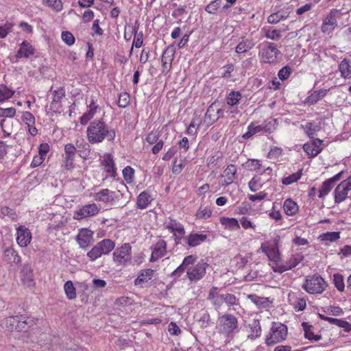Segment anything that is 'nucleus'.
<instances>
[{
    "mask_svg": "<svg viewBox=\"0 0 351 351\" xmlns=\"http://www.w3.org/2000/svg\"><path fill=\"white\" fill-rule=\"evenodd\" d=\"M3 261L12 265L19 264L21 262V258L14 248L9 247L4 250Z\"/></svg>",
    "mask_w": 351,
    "mask_h": 351,
    "instance_id": "nucleus-24",
    "label": "nucleus"
},
{
    "mask_svg": "<svg viewBox=\"0 0 351 351\" xmlns=\"http://www.w3.org/2000/svg\"><path fill=\"white\" fill-rule=\"evenodd\" d=\"M246 165L251 171H256V173H261V169H263V171L265 173L266 176H269V178H271L272 176V169L263 165L261 162L257 159L248 160Z\"/></svg>",
    "mask_w": 351,
    "mask_h": 351,
    "instance_id": "nucleus-20",
    "label": "nucleus"
},
{
    "mask_svg": "<svg viewBox=\"0 0 351 351\" xmlns=\"http://www.w3.org/2000/svg\"><path fill=\"white\" fill-rule=\"evenodd\" d=\"M207 236L200 233H191L186 239L185 243L191 247H196L204 242Z\"/></svg>",
    "mask_w": 351,
    "mask_h": 351,
    "instance_id": "nucleus-29",
    "label": "nucleus"
},
{
    "mask_svg": "<svg viewBox=\"0 0 351 351\" xmlns=\"http://www.w3.org/2000/svg\"><path fill=\"white\" fill-rule=\"evenodd\" d=\"M250 332L247 335V338L254 340L261 335V327L260 323L254 320L252 324H249Z\"/></svg>",
    "mask_w": 351,
    "mask_h": 351,
    "instance_id": "nucleus-39",
    "label": "nucleus"
},
{
    "mask_svg": "<svg viewBox=\"0 0 351 351\" xmlns=\"http://www.w3.org/2000/svg\"><path fill=\"white\" fill-rule=\"evenodd\" d=\"M23 278L22 280L25 285L30 287L32 284V271L28 265L23 266L22 271Z\"/></svg>",
    "mask_w": 351,
    "mask_h": 351,
    "instance_id": "nucleus-45",
    "label": "nucleus"
},
{
    "mask_svg": "<svg viewBox=\"0 0 351 351\" xmlns=\"http://www.w3.org/2000/svg\"><path fill=\"white\" fill-rule=\"evenodd\" d=\"M33 53L34 49L32 45H30L27 41H23L17 52L16 57L28 58L30 55L33 54Z\"/></svg>",
    "mask_w": 351,
    "mask_h": 351,
    "instance_id": "nucleus-41",
    "label": "nucleus"
},
{
    "mask_svg": "<svg viewBox=\"0 0 351 351\" xmlns=\"http://www.w3.org/2000/svg\"><path fill=\"white\" fill-rule=\"evenodd\" d=\"M224 294H221L216 287H213L208 293V300H209L215 309H219L223 304Z\"/></svg>",
    "mask_w": 351,
    "mask_h": 351,
    "instance_id": "nucleus-21",
    "label": "nucleus"
},
{
    "mask_svg": "<svg viewBox=\"0 0 351 351\" xmlns=\"http://www.w3.org/2000/svg\"><path fill=\"white\" fill-rule=\"evenodd\" d=\"M152 198L149 193L146 191L141 193L136 200V207L139 209L146 208L152 202Z\"/></svg>",
    "mask_w": 351,
    "mask_h": 351,
    "instance_id": "nucleus-37",
    "label": "nucleus"
},
{
    "mask_svg": "<svg viewBox=\"0 0 351 351\" xmlns=\"http://www.w3.org/2000/svg\"><path fill=\"white\" fill-rule=\"evenodd\" d=\"M220 118V115L217 114L215 112V104L209 106L204 116L205 121L212 124Z\"/></svg>",
    "mask_w": 351,
    "mask_h": 351,
    "instance_id": "nucleus-40",
    "label": "nucleus"
},
{
    "mask_svg": "<svg viewBox=\"0 0 351 351\" xmlns=\"http://www.w3.org/2000/svg\"><path fill=\"white\" fill-rule=\"evenodd\" d=\"M287 335V328L285 324L274 323L265 340V343L267 346L274 345L285 340Z\"/></svg>",
    "mask_w": 351,
    "mask_h": 351,
    "instance_id": "nucleus-9",
    "label": "nucleus"
},
{
    "mask_svg": "<svg viewBox=\"0 0 351 351\" xmlns=\"http://www.w3.org/2000/svg\"><path fill=\"white\" fill-rule=\"evenodd\" d=\"M45 3L56 12H60L63 8L62 0H45Z\"/></svg>",
    "mask_w": 351,
    "mask_h": 351,
    "instance_id": "nucleus-57",
    "label": "nucleus"
},
{
    "mask_svg": "<svg viewBox=\"0 0 351 351\" xmlns=\"http://www.w3.org/2000/svg\"><path fill=\"white\" fill-rule=\"evenodd\" d=\"M31 321L23 315L10 316L5 318L1 324V326L13 332H27L30 327Z\"/></svg>",
    "mask_w": 351,
    "mask_h": 351,
    "instance_id": "nucleus-4",
    "label": "nucleus"
},
{
    "mask_svg": "<svg viewBox=\"0 0 351 351\" xmlns=\"http://www.w3.org/2000/svg\"><path fill=\"white\" fill-rule=\"evenodd\" d=\"M326 287V282L319 275L308 276L302 285V288L310 294H320Z\"/></svg>",
    "mask_w": 351,
    "mask_h": 351,
    "instance_id": "nucleus-7",
    "label": "nucleus"
},
{
    "mask_svg": "<svg viewBox=\"0 0 351 351\" xmlns=\"http://www.w3.org/2000/svg\"><path fill=\"white\" fill-rule=\"evenodd\" d=\"M327 89H320L318 90L314 91L312 94H311L306 99L307 103L310 104H316L319 100L322 99L327 94Z\"/></svg>",
    "mask_w": 351,
    "mask_h": 351,
    "instance_id": "nucleus-42",
    "label": "nucleus"
},
{
    "mask_svg": "<svg viewBox=\"0 0 351 351\" xmlns=\"http://www.w3.org/2000/svg\"><path fill=\"white\" fill-rule=\"evenodd\" d=\"M212 213L213 211L209 207L201 206L198 208L195 217L197 219H207L211 217Z\"/></svg>",
    "mask_w": 351,
    "mask_h": 351,
    "instance_id": "nucleus-44",
    "label": "nucleus"
},
{
    "mask_svg": "<svg viewBox=\"0 0 351 351\" xmlns=\"http://www.w3.org/2000/svg\"><path fill=\"white\" fill-rule=\"evenodd\" d=\"M351 190V175L337 185L334 191V198L336 204L346 200L348 192Z\"/></svg>",
    "mask_w": 351,
    "mask_h": 351,
    "instance_id": "nucleus-12",
    "label": "nucleus"
},
{
    "mask_svg": "<svg viewBox=\"0 0 351 351\" xmlns=\"http://www.w3.org/2000/svg\"><path fill=\"white\" fill-rule=\"evenodd\" d=\"M280 55V51L273 43H267V45L263 47L260 52L261 60L269 64L276 63Z\"/></svg>",
    "mask_w": 351,
    "mask_h": 351,
    "instance_id": "nucleus-11",
    "label": "nucleus"
},
{
    "mask_svg": "<svg viewBox=\"0 0 351 351\" xmlns=\"http://www.w3.org/2000/svg\"><path fill=\"white\" fill-rule=\"evenodd\" d=\"M32 239L29 230L23 226H21L17 229L16 241L21 247H25L29 243Z\"/></svg>",
    "mask_w": 351,
    "mask_h": 351,
    "instance_id": "nucleus-22",
    "label": "nucleus"
},
{
    "mask_svg": "<svg viewBox=\"0 0 351 351\" xmlns=\"http://www.w3.org/2000/svg\"><path fill=\"white\" fill-rule=\"evenodd\" d=\"M263 128L261 125H255L253 123H250L247 127V131L243 134V138L247 139L263 130Z\"/></svg>",
    "mask_w": 351,
    "mask_h": 351,
    "instance_id": "nucleus-52",
    "label": "nucleus"
},
{
    "mask_svg": "<svg viewBox=\"0 0 351 351\" xmlns=\"http://www.w3.org/2000/svg\"><path fill=\"white\" fill-rule=\"evenodd\" d=\"M340 10L331 9L322 20L321 31L326 34H331L337 27V18Z\"/></svg>",
    "mask_w": 351,
    "mask_h": 351,
    "instance_id": "nucleus-10",
    "label": "nucleus"
},
{
    "mask_svg": "<svg viewBox=\"0 0 351 351\" xmlns=\"http://www.w3.org/2000/svg\"><path fill=\"white\" fill-rule=\"evenodd\" d=\"M302 176V170L298 171L296 173L289 175L288 176L284 177L282 180V183L285 185H289L300 179Z\"/></svg>",
    "mask_w": 351,
    "mask_h": 351,
    "instance_id": "nucleus-53",
    "label": "nucleus"
},
{
    "mask_svg": "<svg viewBox=\"0 0 351 351\" xmlns=\"http://www.w3.org/2000/svg\"><path fill=\"white\" fill-rule=\"evenodd\" d=\"M52 97H51V109H52L54 112H58L60 110V101L64 96V90L63 88L60 87L56 90H52Z\"/></svg>",
    "mask_w": 351,
    "mask_h": 351,
    "instance_id": "nucleus-27",
    "label": "nucleus"
},
{
    "mask_svg": "<svg viewBox=\"0 0 351 351\" xmlns=\"http://www.w3.org/2000/svg\"><path fill=\"white\" fill-rule=\"evenodd\" d=\"M44 161V144L41 143L39 147V156H34L31 166L36 167L43 163Z\"/></svg>",
    "mask_w": 351,
    "mask_h": 351,
    "instance_id": "nucleus-56",
    "label": "nucleus"
},
{
    "mask_svg": "<svg viewBox=\"0 0 351 351\" xmlns=\"http://www.w3.org/2000/svg\"><path fill=\"white\" fill-rule=\"evenodd\" d=\"M323 141L319 138H315L306 143L303 145L305 153L311 158L317 156L322 150Z\"/></svg>",
    "mask_w": 351,
    "mask_h": 351,
    "instance_id": "nucleus-16",
    "label": "nucleus"
},
{
    "mask_svg": "<svg viewBox=\"0 0 351 351\" xmlns=\"http://www.w3.org/2000/svg\"><path fill=\"white\" fill-rule=\"evenodd\" d=\"M335 185L328 179L325 180L319 189V198H323L327 195Z\"/></svg>",
    "mask_w": 351,
    "mask_h": 351,
    "instance_id": "nucleus-49",
    "label": "nucleus"
},
{
    "mask_svg": "<svg viewBox=\"0 0 351 351\" xmlns=\"http://www.w3.org/2000/svg\"><path fill=\"white\" fill-rule=\"evenodd\" d=\"M302 128H304V132L311 138H313L319 130V127L313 123H307L305 125H302Z\"/></svg>",
    "mask_w": 351,
    "mask_h": 351,
    "instance_id": "nucleus-47",
    "label": "nucleus"
},
{
    "mask_svg": "<svg viewBox=\"0 0 351 351\" xmlns=\"http://www.w3.org/2000/svg\"><path fill=\"white\" fill-rule=\"evenodd\" d=\"M92 197L97 202H101L105 204H112L118 199L117 193L108 189H103L99 191L92 194Z\"/></svg>",
    "mask_w": 351,
    "mask_h": 351,
    "instance_id": "nucleus-14",
    "label": "nucleus"
},
{
    "mask_svg": "<svg viewBox=\"0 0 351 351\" xmlns=\"http://www.w3.org/2000/svg\"><path fill=\"white\" fill-rule=\"evenodd\" d=\"M241 99V94L239 91H231L227 96V104L231 106L237 105Z\"/></svg>",
    "mask_w": 351,
    "mask_h": 351,
    "instance_id": "nucleus-48",
    "label": "nucleus"
},
{
    "mask_svg": "<svg viewBox=\"0 0 351 351\" xmlns=\"http://www.w3.org/2000/svg\"><path fill=\"white\" fill-rule=\"evenodd\" d=\"M174 51L169 47L164 51L162 56V66L163 73H167L171 67V62L173 59Z\"/></svg>",
    "mask_w": 351,
    "mask_h": 351,
    "instance_id": "nucleus-23",
    "label": "nucleus"
},
{
    "mask_svg": "<svg viewBox=\"0 0 351 351\" xmlns=\"http://www.w3.org/2000/svg\"><path fill=\"white\" fill-rule=\"evenodd\" d=\"M76 241L81 248H87L93 243V232L87 228L80 229Z\"/></svg>",
    "mask_w": 351,
    "mask_h": 351,
    "instance_id": "nucleus-15",
    "label": "nucleus"
},
{
    "mask_svg": "<svg viewBox=\"0 0 351 351\" xmlns=\"http://www.w3.org/2000/svg\"><path fill=\"white\" fill-rule=\"evenodd\" d=\"M340 232H326L319 235V239L322 241H329L335 242L339 239Z\"/></svg>",
    "mask_w": 351,
    "mask_h": 351,
    "instance_id": "nucleus-46",
    "label": "nucleus"
},
{
    "mask_svg": "<svg viewBox=\"0 0 351 351\" xmlns=\"http://www.w3.org/2000/svg\"><path fill=\"white\" fill-rule=\"evenodd\" d=\"M219 221L225 229L230 231L237 230L240 228L239 223L235 218L221 217L219 218Z\"/></svg>",
    "mask_w": 351,
    "mask_h": 351,
    "instance_id": "nucleus-34",
    "label": "nucleus"
},
{
    "mask_svg": "<svg viewBox=\"0 0 351 351\" xmlns=\"http://www.w3.org/2000/svg\"><path fill=\"white\" fill-rule=\"evenodd\" d=\"M124 180L127 183H131L134 180V169L130 166L125 167L122 171Z\"/></svg>",
    "mask_w": 351,
    "mask_h": 351,
    "instance_id": "nucleus-58",
    "label": "nucleus"
},
{
    "mask_svg": "<svg viewBox=\"0 0 351 351\" xmlns=\"http://www.w3.org/2000/svg\"><path fill=\"white\" fill-rule=\"evenodd\" d=\"M250 298L259 308H265L269 306V300L267 298H261L256 295H250Z\"/></svg>",
    "mask_w": 351,
    "mask_h": 351,
    "instance_id": "nucleus-54",
    "label": "nucleus"
},
{
    "mask_svg": "<svg viewBox=\"0 0 351 351\" xmlns=\"http://www.w3.org/2000/svg\"><path fill=\"white\" fill-rule=\"evenodd\" d=\"M340 75L345 80H351V61L344 58L338 64Z\"/></svg>",
    "mask_w": 351,
    "mask_h": 351,
    "instance_id": "nucleus-28",
    "label": "nucleus"
},
{
    "mask_svg": "<svg viewBox=\"0 0 351 351\" xmlns=\"http://www.w3.org/2000/svg\"><path fill=\"white\" fill-rule=\"evenodd\" d=\"M263 35L271 40H278L282 36L281 31L279 29H274L271 27H264L261 29Z\"/></svg>",
    "mask_w": 351,
    "mask_h": 351,
    "instance_id": "nucleus-36",
    "label": "nucleus"
},
{
    "mask_svg": "<svg viewBox=\"0 0 351 351\" xmlns=\"http://www.w3.org/2000/svg\"><path fill=\"white\" fill-rule=\"evenodd\" d=\"M165 227L173 234L176 243H178L184 234V226L176 220L170 219L165 222Z\"/></svg>",
    "mask_w": 351,
    "mask_h": 351,
    "instance_id": "nucleus-17",
    "label": "nucleus"
},
{
    "mask_svg": "<svg viewBox=\"0 0 351 351\" xmlns=\"http://www.w3.org/2000/svg\"><path fill=\"white\" fill-rule=\"evenodd\" d=\"M152 255L149 261L155 262L163 257L167 253V243L162 239L158 240L152 247Z\"/></svg>",
    "mask_w": 351,
    "mask_h": 351,
    "instance_id": "nucleus-18",
    "label": "nucleus"
},
{
    "mask_svg": "<svg viewBox=\"0 0 351 351\" xmlns=\"http://www.w3.org/2000/svg\"><path fill=\"white\" fill-rule=\"evenodd\" d=\"M13 95V90L9 89L4 84H0V102L8 99L9 98L12 97Z\"/></svg>",
    "mask_w": 351,
    "mask_h": 351,
    "instance_id": "nucleus-55",
    "label": "nucleus"
},
{
    "mask_svg": "<svg viewBox=\"0 0 351 351\" xmlns=\"http://www.w3.org/2000/svg\"><path fill=\"white\" fill-rule=\"evenodd\" d=\"M13 125L12 119H3L1 122V126L4 133V136H10V127Z\"/></svg>",
    "mask_w": 351,
    "mask_h": 351,
    "instance_id": "nucleus-64",
    "label": "nucleus"
},
{
    "mask_svg": "<svg viewBox=\"0 0 351 351\" xmlns=\"http://www.w3.org/2000/svg\"><path fill=\"white\" fill-rule=\"evenodd\" d=\"M237 318L232 314L226 313L219 316L217 329L221 335L230 337L238 330Z\"/></svg>",
    "mask_w": 351,
    "mask_h": 351,
    "instance_id": "nucleus-3",
    "label": "nucleus"
},
{
    "mask_svg": "<svg viewBox=\"0 0 351 351\" xmlns=\"http://www.w3.org/2000/svg\"><path fill=\"white\" fill-rule=\"evenodd\" d=\"M86 137L91 144L103 142L106 138L112 141L115 138V132L110 130L102 119L95 120L90 123L86 129Z\"/></svg>",
    "mask_w": 351,
    "mask_h": 351,
    "instance_id": "nucleus-2",
    "label": "nucleus"
},
{
    "mask_svg": "<svg viewBox=\"0 0 351 351\" xmlns=\"http://www.w3.org/2000/svg\"><path fill=\"white\" fill-rule=\"evenodd\" d=\"M283 209L287 215L293 216L298 212L299 206L293 199H287L284 202Z\"/></svg>",
    "mask_w": 351,
    "mask_h": 351,
    "instance_id": "nucleus-35",
    "label": "nucleus"
},
{
    "mask_svg": "<svg viewBox=\"0 0 351 351\" xmlns=\"http://www.w3.org/2000/svg\"><path fill=\"white\" fill-rule=\"evenodd\" d=\"M195 321L199 324L202 328L208 327L210 322V314L205 310H201L196 313L194 316Z\"/></svg>",
    "mask_w": 351,
    "mask_h": 351,
    "instance_id": "nucleus-33",
    "label": "nucleus"
},
{
    "mask_svg": "<svg viewBox=\"0 0 351 351\" xmlns=\"http://www.w3.org/2000/svg\"><path fill=\"white\" fill-rule=\"evenodd\" d=\"M280 237L276 235L271 240L265 241L261 244V250L266 254L269 260L274 263H278L281 261L279 252L278 243Z\"/></svg>",
    "mask_w": 351,
    "mask_h": 351,
    "instance_id": "nucleus-5",
    "label": "nucleus"
},
{
    "mask_svg": "<svg viewBox=\"0 0 351 351\" xmlns=\"http://www.w3.org/2000/svg\"><path fill=\"white\" fill-rule=\"evenodd\" d=\"M225 303L228 306L238 304V300L235 295L230 293H226L223 295V304Z\"/></svg>",
    "mask_w": 351,
    "mask_h": 351,
    "instance_id": "nucleus-61",
    "label": "nucleus"
},
{
    "mask_svg": "<svg viewBox=\"0 0 351 351\" xmlns=\"http://www.w3.org/2000/svg\"><path fill=\"white\" fill-rule=\"evenodd\" d=\"M237 171V167L234 165H228L224 170L222 175V177L223 178L222 185L228 186L232 184L235 178Z\"/></svg>",
    "mask_w": 351,
    "mask_h": 351,
    "instance_id": "nucleus-30",
    "label": "nucleus"
},
{
    "mask_svg": "<svg viewBox=\"0 0 351 351\" xmlns=\"http://www.w3.org/2000/svg\"><path fill=\"white\" fill-rule=\"evenodd\" d=\"M101 165L104 167L105 171L110 177L114 178L117 175V169L115 167L113 157L110 154H105L101 158Z\"/></svg>",
    "mask_w": 351,
    "mask_h": 351,
    "instance_id": "nucleus-19",
    "label": "nucleus"
},
{
    "mask_svg": "<svg viewBox=\"0 0 351 351\" xmlns=\"http://www.w3.org/2000/svg\"><path fill=\"white\" fill-rule=\"evenodd\" d=\"M196 257L193 255L186 256L181 265L171 274V277L179 278L186 271L187 278L192 282L202 280L206 273L208 264L204 260L196 262Z\"/></svg>",
    "mask_w": 351,
    "mask_h": 351,
    "instance_id": "nucleus-1",
    "label": "nucleus"
},
{
    "mask_svg": "<svg viewBox=\"0 0 351 351\" xmlns=\"http://www.w3.org/2000/svg\"><path fill=\"white\" fill-rule=\"evenodd\" d=\"M112 261L117 266L125 267L132 262V247L130 243H124L115 249L112 254Z\"/></svg>",
    "mask_w": 351,
    "mask_h": 351,
    "instance_id": "nucleus-6",
    "label": "nucleus"
},
{
    "mask_svg": "<svg viewBox=\"0 0 351 351\" xmlns=\"http://www.w3.org/2000/svg\"><path fill=\"white\" fill-rule=\"evenodd\" d=\"M154 273V270L152 269L141 270L138 277L134 280V285L142 286L153 278Z\"/></svg>",
    "mask_w": 351,
    "mask_h": 351,
    "instance_id": "nucleus-31",
    "label": "nucleus"
},
{
    "mask_svg": "<svg viewBox=\"0 0 351 351\" xmlns=\"http://www.w3.org/2000/svg\"><path fill=\"white\" fill-rule=\"evenodd\" d=\"M132 300L130 298L122 296L118 298L114 302L116 308L124 307L130 306L132 304Z\"/></svg>",
    "mask_w": 351,
    "mask_h": 351,
    "instance_id": "nucleus-59",
    "label": "nucleus"
},
{
    "mask_svg": "<svg viewBox=\"0 0 351 351\" xmlns=\"http://www.w3.org/2000/svg\"><path fill=\"white\" fill-rule=\"evenodd\" d=\"M271 178H263L260 176H254L248 182V186L251 191L256 192L260 190L263 184L269 181Z\"/></svg>",
    "mask_w": 351,
    "mask_h": 351,
    "instance_id": "nucleus-32",
    "label": "nucleus"
},
{
    "mask_svg": "<svg viewBox=\"0 0 351 351\" xmlns=\"http://www.w3.org/2000/svg\"><path fill=\"white\" fill-rule=\"evenodd\" d=\"M302 326L304 330V337L306 339L311 341H317L322 339L319 335H315L312 330V326H308L307 323L304 322Z\"/></svg>",
    "mask_w": 351,
    "mask_h": 351,
    "instance_id": "nucleus-43",
    "label": "nucleus"
},
{
    "mask_svg": "<svg viewBox=\"0 0 351 351\" xmlns=\"http://www.w3.org/2000/svg\"><path fill=\"white\" fill-rule=\"evenodd\" d=\"M220 5L221 0H214L206 5L205 10L209 14H214L217 12Z\"/></svg>",
    "mask_w": 351,
    "mask_h": 351,
    "instance_id": "nucleus-60",
    "label": "nucleus"
},
{
    "mask_svg": "<svg viewBox=\"0 0 351 351\" xmlns=\"http://www.w3.org/2000/svg\"><path fill=\"white\" fill-rule=\"evenodd\" d=\"M333 283L337 289L342 292L345 289L344 278L341 274H334L332 276Z\"/></svg>",
    "mask_w": 351,
    "mask_h": 351,
    "instance_id": "nucleus-51",
    "label": "nucleus"
},
{
    "mask_svg": "<svg viewBox=\"0 0 351 351\" xmlns=\"http://www.w3.org/2000/svg\"><path fill=\"white\" fill-rule=\"evenodd\" d=\"M99 210L100 207L95 203L86 204L75 211L73 218L76 220H81L93 217L97 215Z\"/></svg>",
    "mask_w": 351,
    "mask_h": 351,
    "instance_id": "nucleus-13",
    "label": "nucleus"
},
{
    "mask_svg": "<svg viewBox=\"0 0 351 351\" xmlns=\"http://www.w3.org/2000/svg\"><path fill=\"white\" fill-rule=\"evenodd\" d=\"M98 109V105L95 104L94 101H91L90 104L88 106V110L84 112L80 118V122L82 125H86L88 122L91 120Z\"/></svg>",
    "mask_w": 351,
    "mask_h": 351,
    "instance_id": "nucleus-25",
    "label": "nucleus"
},
{
    "mask_svg": "<svg viewBox=\"0 0 351 351\" xmlns=\"http://www.w3.org/2000/svg\"><path fill=\"white\" fill-rule=\"evenodd\" d=\"M290 14L289 9L280 10L278 12L271 14L267 17V23L269 24H276L282 21L286 20Z\"/></svg>",
    "mask_w": 351,
    "mask_h": 351,
    "instance_id": "nucleus-26",
    "label": "nucleus"
},
{
    "mask_svg": "<svg viewBox=\"0 0 351 351\" xmlns=\"http://www.w3.org/2000/svg\"><path fill=\"white\" fill-rule=\"evenodd\" d=\"M130 104V96L126 93H123L119 95V99L117 101V105L120 108H125Z\"/></svg>",
    "mask_w": 351,
    "mask_h": 351,
    "instance_id": "nucleus-62",
    "label": "nucleus"
},
{
    "mask_svg": "<svg viewBox=\"0 0 351 351\" xmlns=\"http://www.w3.org/2000/svg\"><path fill=\"white\" fill-rule=\"evenodd\" d=\"M255 45L254 42L251 38L243 39L236 47L237 53H243L249 51Z\"/></svg>",
    "mask_w": 351,
    "mask_h": 351,
    "instance_id": "nucleus-38",
    "label": "nucleus"
},
{
    "mask_svg": "<svg viewBox=\"0 0 351 351\" xmlns=\"http://www.w3.org/2000/svg\"><path fill=\"white\" fill-rule=\"evenodd\" d=\"M115 246V243L110 239H104L97 243L88 253L87 256L90 261H94L102 255L108 254Z\"/></svg>",
    "mask_w": 351,
    "mask_h": 351,
    "instance_id": "nucleus-8",
    "label": "nucleus"
},
{
    "mask_svg": "<svg viewBox=\"0 0 351 351\" xmlns=\"http://www.w3.org/2000/svg\"><path fill=\"white\" fill-rule=\"evenodd\" d=\"M64 289L68 299L73 300L76 298L75 288L71 281L69 280L65 282Z\"/></svg>",
    "mask_w": 351,
    "mask_h": 351,
    "instance_id": "nucleus-50",
    "label": "nucleus"
},
{
    "mask_svg": "<svg viewBox=\"0 0 351 351\" xmlns=\"http://www.w3.org/2000/svg\"><path fill=\"white\" fill-rule=\"evenodd\" d=\"M61 38L62 40L69 46H71L75 43V37L69 32H62Z\"/></svg>",
    "mask_w": 351,
    "mask_h": 351,
    "instance_id": "nucleus-63",
    "label": "nucleus"
}]
</instances>
